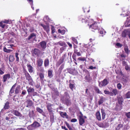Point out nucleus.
Masks as SVG:
<instances>
[{
	"mask_svg": "<svg viewBox=\"0 0 130 130\" xmlns=\"http://www.w3.org/2000/svg\"><path fill=\"white\" fill-rule=\"evenodd\" d=\"M108 82L106 79H104L103 81L99 83V85L100 87H101L103 86H105L108 84Z\"/></svg>",
	"mask_w": 130,
	"mask_h": 130,
	"instance_id": "f257e3e1",
	"label": "nucleus"
},
{
	"mask_svg": "<svg viewBox=\"0 0 130 130\" xmlns=\"http://www.w3.org/2000/svg\"><path fill=\"white\" fill-rule=\"evenodd\" d=\"M98 23L95 22L93 23L91 25L89 26L90 28H91L92 29L94 30H96L98 29Z\"/></svg>",
	"mask_w": 130,
	"mask_h": 130,
	"instance_id": "f03ea898",
	"label": "nucleus"
},
{
	"mask_svg": "<svg viewBox=\"0 0 130 130\" xmlns=\"http://www.w3.org/2000/svg\"><path fill=\"white\" fill-rule=\"evenodd\" d=\"M129 29H125L123 31L122 34V36L123 37H126L128 36Z\"/></svg>",
	"mask_w": 130,
	"mask_h": 130,
	"instance_id": "7ed1b4c3",
	"label": "nucleus"
},
{
	"mask_svg": "<svg viewBox=\"0 0 130 130\" xmlns=\"http://www.w3.org/2000/svg\"><path fill=\"white\" fill-rule=\"evenodd\" d=\"M36 62L37 66H41L42 65L43 61L42 59L39 58L37 59Z\"/></svg>",
	"mask_w": 130,
	"mask_h": 130,
	"instance_id": "20e7f679",
	"label": "nucleus"
},
{
	"mask_svg": "<svg viewBox=\"0 0 130 130\" xmlns=\"http://www.w3.org/2000/svg\"><path fill=\"white\" fill-rule=\"evenodd\" d=\"M41 25L43 27L44 30L46 31L47 33L48 34L49 32L50 28L49 25H44L43 24H41Z\"/></svg>",
	"mask_w": 130,
	"mask_h": 130,
	"instance_id": "39448f33",
	"label": "nucleus"
},
{
	"mask_svg": "<svg viewBox=\"0 0 130 130\" xmlns=\"http://www.w3.org/2000/svg\"><path fill=\"white\" fill-rule=\"evenodd\" d=\"M1 67H0V74L3 75L5 73V67L3 63L1 64Z\"/></svg>",
	"mask_w": 130,
	"mask_h": 130,
	"instance_id": "423d86ee",
	"label": "nucleus"
},
{
	"mask_svg": "<svg viewBox=\"0 0 130 130\" xmlns=\"http://www.w3.org/2000/svg\"><path fill=\"white\" fill-rule=\"evenodd\" d=\"M13 114L17 116L22 117L21 118H20V119H22L24 118V117L23 116L22 117L21 114L18 111L14 110Z\"/></svg>",
	"mask_w": 130,
	"mask_h": 130,
	"instance_id": "0eeeda50",
	"label": "nucleus"
},
{
	"mask_svg": "<svg viewBox=\"0 0 130 130\" xmlns=\"http://www.w3.org/2000/svg\"><path fill=\"white\" fill-rule=\"evenodd\" d=\"M26 102L27 103V105L26 106L27 107L29 108L32 106L33 104L32 101L30 100H27Z\"/></svg>",
	"mask_w": 130,
	"mask_h": 130,
	"instance_id": "6e6552de",
	"label": "nucleus"
},
{
	"mask_svg": "<svg viewBox=\"0 0 130 130\" xmlns=\"http://www.w3.org/2000/svg\"><path fill=\"white\" fill-rule=\"evenodd\" d=\"M59 113L61 116L63 118H66L67 119L68 118V116L67 115L66 112H63L61 111L59 112Z\"/></svg>",
	"mask_w": 130,
	"mask_h": 130,
	"instance_id": "1a4fd4ad",
	"label": "nucleus"
},
{
	"mask_svg": "<svg viewBox=\"0 0 130 130\" xmlns=\"http://www.w3.org/2000/svg\"><path fill=\"white\" fill-rule=\"evenodd\" d=\"M41 48L43 49H44L46 47V43L44 41H42L40 43Z\"/></svg>",
	"mask_w": 130,
	"mask_h": 130,
	"instance_id": "9d476101",
	"label": "nucleus"
},
{
	"mask_svg": "<svg viewBox=\"0 0 130 130\" xmlns=\"http://www.w3.org/2000/svg\"><path fill=\"white\" fill-rule=\"evenodd\" d=\"M28 70L29 72L32 73L33 72V67L30 64H27V65Z\"/></svg>",
	"mask_w": 130,
	"mask_h": 130,
	"instance_id": "9b49d317",
	"label": "nucleus"
},
{
	"mask_svg": "<svg viewBox=\"0 0 130 130\" xmlns=\"http://www.w3.org/2000/svg\"><path fill=\"white\" fill-rule=\"evenodd\" d=\"M10 77V75L9 74H6L4 75L3 77V82H5L7 79H9Z\"/></svg>",
	"mask_w": 130,
	"mask_h": 130,
	"instance_id": "f8f14e48",
	"label": "nucleus"
},
{
	"mask_svg": "<svg viewBox=\"0 0 130 130\" xmlns=\"http://www.w3.org/2000/svg\"><path fill=\"white\" fill-rule=\"evenodd\" d=\"M79 118V124L80 125H82L85 122V120L82 116H80Z\"/></svg>",
	"mask_w": 130,
	"mask_h": 130,
	"instance_id": "ddd939ff",
	"label": "nucleus"
},
{
	"mask_svg": "<svg viewBox=\"0 0 130 130\" xmlns=\"http://www.w3.org/2000/svg\"><path fill=\"white\" fill-rule=\"evenodd\" d=\"M32 125L33 126L35 129L36 128L40 126V124L37 122L35 121L32 124Z\"/></svg>",
	"mask_w": 130,
	"mask_h": 130,
	"instance_id": "4468645a",
	"label": "nucleus"
},
{
	"mask_svg": "<svg viewBox=\"0 0 130 130\" xmlns=\"http://www.w3.org/2000/svg\"><path fill=\"white\" fill-rule=\"evenodd\" d=\"M36 35L34 33H32L28 37V39L30 40L31 39H34L36 38Z\"/></svg>",
	"mask_w": 130,
	"mask_h": 130,
	"instance_id": "2eb2a0df",
	"label": "nucleus"
},
{
	"mask_svg": "<svg viewBox=\"0 0 130 130\" xmlns=\"http://www.w3.org/2000/svg\"><path fill=\"white\" fill-rule=\"evenodd\" d=\"M37 70L38 71L42 72H44L43 67H42L41 66H37Z\"/></svg>",
	"mask_w": 130,
	"mask_h": 130,
	"instance_id": "dca6fc26",
	"label": "nucleus"
},
{
	"mask_svg": "<svg viewBox=\"0 0 130 130\" xmlns=\"http://www.w3.org/2000/svg\"><path fill=\"white\" fill-rule=\"evenodd\" d=\"M49 64V60L47 59H46L44 61V66L45 67H46L48 66Z\"/></svg>",
	"mask_w": 130,
	"mask_h": 130,
	"instance_id": "f3484780",
	"label": "nucleus"
},
{
	"mask_svg": "<svg viewBox=\"0 0 130 130\" xmlns=\"http://www.w3.org/2000/svg\"><path fill=\"white\" fill-rule=\"evenodd\" d=\"M96 116L97 119L99 121L101 120V118L100 112H97L96 113Z\"/></svg>",
	"mask_w": 130,
	"mask_h": 130,
	"instance_id": "a211bd4d",
	"label": "nucleus"
},
{
	"mask_svg": "<svg viewBox=\"0 0 130 130\" xmlns=\"http://www.w3.org/2000/svg\"><path fill=\"white\" fill-rule=\"evenodd\" d=\"M20 92V86L17 87L15 90V94H18Z\"/></svg>",
	"mask_w": 130,
	"mask_h": 130,
	"instance_id": "6ab92c4d",
	"label": "nucleus"
},
{
	"mask_svg": "<svg viewBox=\"0 0 130 130\" xmlns=\"http://www.w3.org/2000/svg\"><path fill=\"white\" fill-rule=\"evenodd\" d=\"M3 51L5 52L9 53L12 51L13 50H11L8 49L6 47H4L3 48Z\"/></svg>",
	"mask_w": 130,
	"mask_h": 130,
	"instance_id": "aec40b11",
	"label": "nucleus"
},
{
	"mask_svg": "<svg viewBox=\"0 0 130 130\" xmlns=\"http://www.w3.org/2000/svg\"><path fill=\"white\" fill-rule=\"evenodd\" d=\"M52 106V105L50 104H48L47 105V109L50 112H51L52 111V109L51 107Z\"/></svg>",
	"mask_w": 130,
	"mask_h": 130,
	"instance_id": "412c9836",
	"label": "nucleus"
},
{
	"mask_svg": "<svg viewBox=\"0 0 130 130\" xmlns=\"http://www.w3.org/2000/svg\"><path fill=\"white\" fill-rule=\"evenodd\" d=\"M15 86L16 85L15 84L12 86L10 91V93L12 94L14 92L15 87Z\"/></svg>",
	"mask_w": 130,
	"mask_h": 130,
	"instance_id": "4be33fe9",
	"label": "nucleus"
},
{
	"mask_svg": "<svg viewBox=\"0 0 130 130\" xmlns=\"http://www.w3.org/2000/svg\"><path fill=\"white\" fill-rule=\"evenodd\" d=\"M40 53V51L38 49H35L34 50V53L36 55H38Z\"/></svg>",
	"mask_w": 130,
	"mask_h": 130,
	"instance_id": "5701e85b",
	"label": "nucleus"
},
{
	"mask_svg": "<svg viewBox=\"0 0 130 130\" xmlns=\"http://www.w3.org/2000/svg\"><path fill=\"white\" fill-rule=\"evenodd\" d=\"M74 53L77 54V55L78 56H81V54L80 52L78 51V50L75 49H74Z\"/></svg>",
	"mask_w": 130,
	"mask_h": 130,
	"instance_id": "b1692460",
	"label": "nucleus"
},
{
	"mask_svg": "<svg viewBox=\"0 0 130 130\" xmlns=\"http://www.w3.org/2000/svg\"><path fill=\"white\" fill-rule=\"evenodd\" d=\"M58 32L61 33L62 35H64L65 33V31L64 30H62L59 29L58 30Z\"/></svg>",
	"mask_w": 130,
	"mask_h": 130,
	"instance_id": "393cba45",
	"label": "nucleus"
},
{
	"mask_svg": "<svg viewBox=\"0 0 130 130\" xmlns=\"http://www.w3.org/2000/svg\"><path fill=\"white\" fill-rule=\"evenodd\" d=\"M104 99L103 97H101L100 100L98 102V104L99 105L102 104L104 102Z\"/></svg>",
	"mask_w": 130,
	"mask_h": 130,
	"instance_id": "a878e982",
	"label": "nucleus"
},
{
	"mask_svg": "<svg viewBox=\"0 0 130 130\" xmlns=\"http://www.w3.org/2000/svg\"><path fill=\"white\" fill-rule=\"evenodd\" d=\"M25 76L26 79L28 80L29 79L31 78V76H30L29 74L27 72H26L25 73Z\"/></svg>",
	"mask_w": 130,
	"mask_h": 130,
	"instance_id": "bb28decb",
	"label": "nucleus"
},
{
	"mask_svg": "<svg viewBox=\"0 0 130 130\" xmlns=\"http://www.w3.org/2000/svg\"><path fill=\"white\" fill-rule=\"evenodd\" d=\"M27 91L29 93L32 92L34 91V89L32 88L29 87L27 89Z\"/></svg>",
	"mask_w": 130,
	"mask_h": 130,
	"instance_id": "cd10ccee",
	"label": "nucleus"
},
{
	"mask_svg": "<svg viewBox=\"0 0 130 130\" xmlns=\"http://www.w3.org/2000/svg\"><path fill=\"white\" fill-rule=\"evenodd\" d=\"M14 60V58L13 56L12 55H10L9 56V61L11 62H13Z\"/></svg>",
	"mask_w": 130,
	"mask_h": 130,
	"instance_id": "c85d7f7f",
	"label": "nucleus"
},
{
	"mask_svg": "<svg viewBox=\"0 0 130 130\" xmlns=\"http://www.w3.org/2000/svg\"><path fill=\"white\" fill-rule=\"evenodd\" d=\"M27 128L28 130H33L35 129L32 125V124L28 126L27 127Z\"/></svg>",
	"mask_w": 130,
	"mask_h": 130,
	"instance_id": "c756f323",
	"label": "nucleus"
},
{
	"mask_svg": "<svg viewBox=\"0 0 130 130\" xmlns=\"http://www.w3.org/2000/svg\"><path fill=\"white\" fill-rule=\"evenodd\" d=\"M28 80V81L29 84L31 85H33L34 82L32 78L29 79Z\"/></svg>",
	"mask_w": 130,
	"mask_h": 130,
	"instance_id": "7c9ffc66",
	"label": "nucleus"
},
{
	"mask_svg": "<svg viewBox=\"0 0 130 130\" xmlns=\"http://www.w3.org/2000/svg\"><path fill=\"white\" fill-rule=\"evenodd\" d=\"M9 103L8 102H7L6 103L4 107V108L5 109H8L9 108Z\"/></svg>",
	"mask_w": 130,
	"mask_h": 130,
	"instance_id": "2f4dec72",
	"label": "nucleus"
},
{
	"mask_svg": "<svg viewBox=\"0 0 130 130\" xmlns=\"http://www.w3.org/2000/svg\"><path fill=\"white\" fill-rule=\"evenodd\" d=\"M36 110L38 112L40 113H42L43 112V110L39 107H37Z\"/></svg>",
	"mask_w": 130,
	"mask_h": 130,
	"instance_id": "473e14b6",
	"label": "nucleus"
},
{
	"mask_svg": "<svg viewBox=\"0 0 130 130\" xmlns=\"http://www.w3.org/2000/svg\"><path fill=\"white\" fill-rule=\"evenodd\" d=\"M50 121L51 122L53 123L54 122V116L53 115H51L50 116Z\"/></svg>",
	"mask_w": 130,
	"mask_h": 130,
	"instance_id": "72a5a7b5",
	"label": "nucleus"
},
{
	"mask_svg": "<svg viewBox=\"0 0 130 130\" xmlns=\"http://www.w3.org/2000/svg\"><path fill=\"white\" fill-rule=\"evenodd\" d=\"M112 92L115 95H116L118 93V91L116 89H113L112 90Z\"/></svg>",
	"mask_w": 130,
	"mask_h": 130,
	"instance_id": "f704fd0d",
	"label": "nucleus"
},
{
	"mask_svg": "<svg viewBox=\"0 0 130 130\" xmlns=\"http://www.w3.org/2000/svg\"><path fill=\"white\" fill-rule=\"evenodd\" d=\"M57 44L60 45V46H62L65 45V43L64 42L59 41L57 43Z\"/></svg>",
	"mask_w": 130,
	"mask_h": 130,
	"instance_id": "c9c22d12",
	"label": "nucleus"
},
{
	"mask_svg": "<svg viewBox=\"0 0 130 130\" xmlns=\"http://www.w3.org/2000/svg\"><path fill=\"white\" fill-rule=\"evenodd\" d=\"M48 76L50 78L52 77L53 75L52 74V71L51 70H48Z\"/></svg>",
	"mask_w": 130,
	"mask_h": 130,
	"instance_id": "e433bc0d",
	"label": "nucleus"
},
{
	"mask_svg": "<svg viewBox=\"0 0 130 130\" xmlns=\"http://www.w3.org/2000/svg\"><path fill=\"white\" fill-rule=\"evenodd\" d=\"M19 55V53H15V57L16 58V61L18 62L19 61V59L18 57Z\"/></svg>",
	"mask_w": 130,
	"mask_h": 130,
	"instance_id": "4c0bfd02",
	"label": "nucleus"
},
{
	"mask_svg": "<svg viewBox=\"0 0 130 130\" xmlns=\"http://www.w3.org/2000/svg\"><path fill=\"white\" fill-rule=\"evenodd\" d=\"M78 59L83 61H86V59L84 57H79L78 58Z\"/></svg>",
	"mask_w": 130,
	"mask_h": 130,
	"instance_id": "58836bf2",
	"label": "nucleus"
},
{
	"mask_svg": "<svg viewBox=\"0 0 130 130\" xmlns=\"http://www.w3.org/2000/svg\"><path fill=\"white\" fill-rule=\"evenodd\" d=\"M125 69L127 70H130V67L127 64H126L125 66Z\"/></svg>",
	"mask_w": 130,
	"mask_h": 130,
	"instance_id": "ea45409f",
	"label": "nucleus"
},
{
	"mask_svg": "<svg viewBox=\"0 0 130 130\" xmlns=\"http://www.w3.org/2000/svg\"><path fill=\"white\" fill-rule=\"evenodd\" d=\"M116 45L118 48H121L122 46V45L119 43H117L116 44Z\"/></svg>",
	"mask_w": 130,
	"mask_h": 130,
	"instance_id": "a19ab883",
	"label": "nucleus"
},
{
	"mask_svg": "<svg viewBox=\"0 0 130 130\" xmlns=\"http://www.w3.org/2000/svg\"><path fill=\"white\" fill-rule=\"evenodd\" d=\"M121 59L123 60H124L126 57V56L123 54H122L120 55Z\"/></svg>",
	"mask_w": 130,
	"mask_h": 130,
	"instance_id": "79ce46f5",
	"label": "nucleus"
},
{
	"mask_svg": "<svg viewBox=\"0 0 130 130\" xmlns=\"http://www.w3.org/2000/svg\"><path fill=\"white\" fill-rule=\"evenodd\" d=\"M39 76L40 78L42 79L44 78V74L42 73H39Z\"/></svg>",
	"mask_w": 130,
	"mask_h": 130,
	"instance_id": "37998d69",
	"label": "nucleus"
},
{
	"mask_svg": "<svg viewBox=\"0 0 130 130\" xmlns=\"http://www.w3.org/2000/svg\"><path fill=\"white\" fill-rule=\"evenodd\" d=\"M124 50L125 52L127 53H128V47L127 46H125L124 48Z\"/></svg>",
	"mask_w": 130,
	"mask_h": 130,
	"instance_id": "c03bdc74",
	"label": "nucleus"
},
{
	"mask_svg": "<svg viewBox=\"0 0 130 130\" xmlns=\"http://www.w3.org/2000/svg\"><path fill=\"white\" fill-rule=\"evenodd\" d=\"M126 97L127 98H130V92H128L126 94Z\"/></svg>",
	"mask_w": 130,
	"mask_h": 130,
	"instance_id": "a18cd8bd",
	"label": "nucleus"
},
{
	"mask_svg": "<svg viewBox=\"0 0 130 130\" xmlns=\"http://www.w3.org/2000/svg\"><path fill=\"white\" fill-rule=\"evenodd\" d=\"M90 78L89 76H86L85 77V79L87 80L88 81H89L90 80Z\"/></svg>",
	"mask_w": 130,
	"mask_h": 130,
	"instance_id": "49530a36",
	"label": "nucleus"
},
{
	"mask_svg": "<svg viewBox=\"0 0 130 130\" xmlns=\"http://www.w3.org/2000/svg\"><path fill=\"white\" fill-rule=\"evenodd\" d=\"M122 127V124H119L118 125L116 128L117 129L119 130Z\"/></svg>",
	"mask_w": 130,
	"mask_h": 130,
	"instance_id": "de8ad7c7",
	"label": "nucleus"
},
{
	"mask_svg": "<svg viewBox=\"0 0 130 130\" xmlns=\"http://www.w3.org/2000/svg\"><path fill=\"white\" fill-rule=\"evenodd\" d=\"M117 88L119 89H121L122 88V86L120 83H118L117 85Z\"/></svg>",
	"mask_w": 130,
	"mask_h": 130,
	"instance_id": "09e8293b",
	"label": "nucleus"
},
{
	"mask_svg": "<svg viewBox=\"0 0 130 130\" xmlns=\"http://www.w3.org/2000/svg\"><path fill=\"white\" fill-rule=\"evenodd\" d=\"M72 39L73 41L75 43V44H78V42L76 40V39L74 37L72 38Z\"/></svg>",
	"mask_w": 130,
	"mask_h": 130,
	"instance_id": "8fccbe9b",
	"label": "nucleus"
},
{
	"mask_svg": "<svg viewBox=\"0 0 130 130\" xmlns=\"http://www.w3.org/2000/svg\"><path fill=\"white\" fill-rule=\"evenodd\" d=\"M95 90L98 93L102 94L101 92L100 91L99 89L98 88H96L95 89Z\"/></svg>",
	"mask_w": 130,
	"mask_h": 130,
	"instance_id": "3c124183",
	"label": "nucleus"
},
{
	"mask_svg": "<svg viewBox=\"0 0 130 130\" xmlns=\"http://www.w3.org/2000/svg\"><path fill=\"white\" fill-rule=\"evenodd\" d=\"M51 30H52V33H54L55 32V29L54 27L52 25H51Z\"/></svg>",
	"mask_w": 130,
	"mask_h": 130,
	"instance_id": "603ef678",
	"label": "nucleus"
},
{
	"mask_svg": "<svg viewBox=\"0 0 130 130\" xmlns=\"http://www.w3.org/2000/svg\"><path fill=\"white\" fill-rule=\"evenodd\" d=\"M74 85L71 84H70V87L72 90H73V89L74 88Z\"/></svg>",
	"mask_w": 130,
	"mask_h": 130,
	"instance_id": "864d4df0",
	"label": "nucleus"
},
{
	"mask_svg": "<svg viewBox=\"0 0 130 130\" xmlns=\"http://www.w3.org/2000/svg\"><path fill=\"white\" fill-rule=\"evenodd\" d=\"M66 125L67 126V127H68V128L70 130H71L72 129V128L70 126V125H69V124H68L67 123H66Z\"/></svg>",
	"mask_w": 130,
	"mask_h": 130,
	"instance_id": "5fc2aeb1",
	"label": "nucleus"
},
{
	"mask_svg": "<svg viewBox=\"0 0 130 130\" xmlns=\"http://www.w3.org/2000/svg\"><path fill=\"white\" fill-rule=\"evenodd\" d=\"M126 115L128 118H130V112L126 113Z\"/></svg>",
	"mask_w": 130,
	"mask_h": 130,
	"instance_id": "6e6d98bb",
	"label": "nucleus"
},
{
	"mask_svg": "<svg viewBox=\"0 0 130 130\" xmlns=\"http://www.w3.org/2000/svg\"><path fill=\"white\" fill-rule=\"evenodd\" d=\"M65 93L66 95L67 96V98L66 99V100H68L70 99V97L69 96V95L68 94L67 92H65Z\"/></svg>",
	"mask_w": 130,
	"mask_h": 130,
	"instance_id": "4d7b16f0",
	"label": "nucleus"
},
{
	"mask_svg": "<svg viewBox=\"0 0 130 130\" xmlns=\"http://www.w3.org/2000/svg\"><path fill=\"white\" fill-rule=\"evenodd\" d=\"M105 33V31L103 29L102 30H101L100 31V34H104V33Z\"/></svg>",
	"mask_w": 130,
	"mask_h": 130,
	"instance_id": "13d9d810",
	"label": "nucleus"
},
{
	"mask_svg": "<svg viewBox=\"0 0 130 130\" xmlns=\"http://www.w3.org/2000/svg\"><path fill=\"white\" fill-rule=\"evenodd\" d=\"M104 93L106 94H109L110 93V92L106 90H105L104 91Z\"/></svg>",
	"mask_w": 130,
	"mask_h": 130,
	"instance_id": "bf43d9fd",
	"label": "nucleus"
},
{
	"mask_svg": "<svg viewBox=\"0 0 130 130\" xmlns=\"http://www.w3.org/2000/svg\"><path fill=\"white\" fill-rule=\"evenodd\" d=\"M77 121V119H73L71 120V122H76Z\"/></svg>",
	"mask_w": 130,
	"mask_h": 130,
	"instance_id": "052dcab7",
	"label": "nucleus"
},
{
	"mask_svg": "<svg viewBox=\"0 0 130 130\" xmlns=\"http://www.w3.org/2000/svg\"><path fill=\"white\" fill-rule=\"evenodd\" d=\"M16 130H26V129L24 128H17Z\"/></svg>",
	"mask_w": 130,
	"mask_h": 130,
	"instance_id": "680f3d73",
	"label": "nucleus"
},
{
	"mask_svg": "<svg viewBox=\"0 0 130 130\" xmlns=\"http://www.w3.org/2000/svg\"><path fill=\"white\" fill-rule=\"evenodd\" d=\"M26 93V91L25 90H23L22 91V94L23 95H25Z\"/></svg>",
	"mask_w": 130,
	"mask_h": 130,
	"instance_id": "e2e57ef3",
	"label": "nucleus"
},
{
	"mask_svg": "<svg viewBox=\"0 0 130 130\" xmlns=\"http://www.w3.org/2000/svg\"><path fill=\"white\" fill-rule=\"evenodd\" d=\"M89 68L93 70V69H95L96 68V67H93L92 66H89Z\"/></svg>",
	"mask_w": 130,
	"mask_h": 130,
	"instance_id": "0e129e2a",
	"label": "nucleus"
},
{
	"mask_svg": "<svg viewBox=\"0 0 130 130\" xmlns=\"http://www.w3.org/2000/svg\"><path fill=\"white\" fill-rule=\"evenodd\" d=\"M72 58L75 60L76 61V55L74 54H73L72 55Z\"/></svg>",
	"mask_w": 130,
	"mask_h": 130,
	"instance_id": "69168bd1",
	"label": "nucleus"
},
{
	"mask_svg": "<svg viewBox=\"0 0 130 130\" xmlns=\"http://www.w3.org/2000/svg\"><path fill=\"white\" fill-rule=\"evenodd\" d=\"M66 54H64L62 56V59L63 60L64 59L66 58Z\"/></svg>",
	"mask_w": 130,
	"mask_h": 130,
	"instance_id": "338daca9",
	"label": "nucleus"
},
{
	"mask_svg": "<svg viewBox=\"0 0 130 130\" xmlns=\"http://www.w3.org/2000/svg\"><path fill=\"white\" fill-rule=\"evenodd\" d=\"M65 49V48L64 47H62L60 48V50L62 51V52Z\"/></svg>",
	"mask_w": 130,
	"mask_h": 130,
	"instance_id": "774afa93",
	"label": "nucleus"
}]
</instances>
